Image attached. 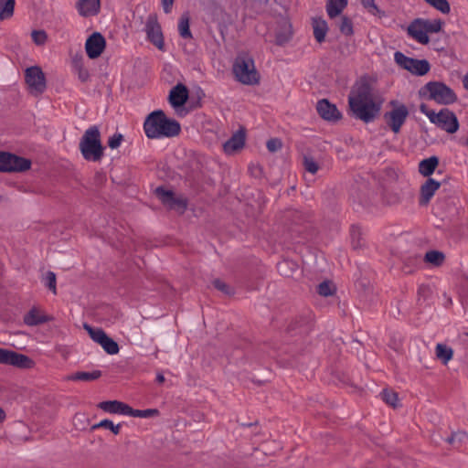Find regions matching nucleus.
Here are the masks:
<instances>
[{
	"instance_id": "nucleus-19",
	"label": "nucleus",
	"mask_w": 468,
	"mask_h": 468,
	"mask_svg": "<svg viewBox=\"0 0 468 468\" xmlns=\"http://www.w3.org/2000/svg\"><path fill=\"white\" fill-rule=\"evenodd\" d=\"M75 7L80 16H93L100 12L101 0H78Z\"/></svg>"
},
{
	"instance_id": "nucleus-52",
	"label": "nucleus",
	"mask_w": 468,
	"mask_h": 468,
	"mask_svg": "<svg viewBox=\"0 0 468 468\" xmlns=\"http://www.w3.org/2000/svg\"><path fill=\"white\" fill-rule=\"evenodd\" d=\"M5 417L6 415L5 410L2 408H0V422H3L5 420Z\"/></svg>"
},
{
	"instance_id": "nucleus-33",
	"label": "nucleus",
	"mask_w": 468,
	"mask_h": 468,
	"mask_svg": "<svg viewBox=\"0 0 468 468\" xmlns=\"http://www.w3.org/2000/svg\"><path fill=\"white\" fill-rule=\"evenodd\" d=\"M425 261L432 265L439 266L444 261L443 253L437 250H431L425 254Z\"/></svg>"
},
{
	"instance_id": "nucleus-14",
	"label": "nucleus",
	"mask_w": 468,
	"mask_h": 468,
	"mask_svg": "<svg viewBox=\"0 0 468 468\" xmlns=\"http://www.w3.org/2000/svg\"><path fill=\"white\" fill-rule=\"evenodd\" d=\"M188 100L187 88L178 83L169 92L168 101L171 106L176 110L179 116H184L186 112L182 109Z\"/></svg>"
},
{
	"instance_id": "nucleus-37",
	"label": "nucleus",
	"mask_w": 468,
	"mask_h": 468,
	"mask_svg": "<svg viewBox=\"0 0 468 468\" xmlns=\"http://www.w3.org/2000/svg\"><path fill=\"white\" fill-rule=\"evenodd\" d=\"M303 166H304V169L312 175H315L317 173V171L319 170V165L311 156L303 157Z\"/></svg>"
},
{
	"instance_id": "nucleus-3",
	"label": "nucleus",
	"mask_w": 468,
	"mask_h": 468,
	"mask_svg": "<svg viewBox=\"0 0 468 468\" xmlns=\"http://www.w3.org/2000/svg\"><path fill=\"white\" fill-rule=\"evenodd\" d=\"M80 151L87 161L98 162L104 155L101 132L96 125L89 127L83 133L79 144Z\"/></svg>"
},
{
	"instance_id": "nucleus-44",
	"label": "nucleus",
	"mask_w": 468,
	"mask_h": 468,
	"mask_svg": "<svg viewBox=\"0 0 468 468\" xmlns=\"http://www.w3.org/2000/svg\"><path fill=\"white\" fill-rule=\"evenodd\" d=\"M213 285L216 289L221 291L222 292L226 294L232 293V290L222 281L220 280H215L213 282Z\"/></svg>"
},
{
	"instance_id": "nucleus-30",
	"label": "nucleus",
	"mask_w": 468,
	"mask_h": 468,
	"mask_svg": "<svg viewBox=\"0 0 468 468\" xmlns=\"http://www.w3.org/2000/svg\"><path fill=\"white\" fill-rule=\"evenodd\" d=\"M435 351L436 356L445 365L452 358V349L446 345L437 344Z\"/></svg>"
},
{
	"instance_id": "nucleus-25",
	"label": "nucleus",
	"mask_w": 468,
	"mask_h": 468,
	"mask_svg": "<svg viewBox=\"0 0 468 468\" xmlns=\"http://www.w3.org/2000/svg\"><path fill=\"white\" fill-rule=\"evenodd\" d=\"M348 0H327L326 12L330 18L336 17L347 5Z\"/></svg>"
},
{
	"instance_id": "nucleus-23",
	"label": "nucleus",
	"mask_w": 468,
	"mask_h": 468,
	"mask_svg": "<svg viewBox=\"0 0 468 468\" xmlns=\"http://www.w3.org/2000/svg\"><path fill=\"white\" fill-rule=\"evenodd\" d=\"M50 318L37 308H32L25 316L24 323L29 326H35L49 321Z\"/></svg>"
},
{
	"instance_id": "nucleus-29",
	"label": "nucleus",
	"mask_w": 468,
	"mask_h": 468,
	"mask_svg": "<svg viewBox=\"0 0 468 468\" xmlns=\"http://www.w3.org/2000/svg\"><path fill=\"white\" fill-rule=\"evenodd\" d=\"M15 9V0H0V20L12 17Z\"/></svg>"
},
{
	"instance_id": "nucleus-11",
	"label": "nucleus",
	"mask_w": 468,
	"mask_h": 468,
	"mask_svg": "<svg viewBox=\"0 0 468 468\" xmlns=\"http://www.w3.org/2000/svg\"><path fill=\"white\" fill-rule=\"evenodd\" d=\"M392 110L385 113V120L391 130L398 133L409 116L408 108L398 101H391Z\"/></svg>"
},
{
	"instance_id": "nucleus-49",
	"label": "nucleus",
	"mask_w": 468,
	"mask_h": 468,
	"mask_svg": "<svg viewBox=\"0 0 468 468\" xmlns=\"http://www.w3.org/2000/svg\"><path fill=\"white\" fill-rule=\"evenodd\" d=\"M289 265H290V262H289V261H282V262H280V263L278 264L279 271H280L282 275H284V276H289V273H287V272L285 271V270H284L286 267H289Z\"/></svg>"
},
{
	"instance_id": "nucleus-4",
	"label": "nucleus",
	"mask_w": 468,
	"mask_h": 468,
	"mask_svg": "<svg viewBox=\"0 0 468 468\" xmlns=\"http://www.w3.org/2000/svg\"><path fill=\"white\" fill-rule=\"evenodd\" d=\"M233 73L239 82L246 85H256L260 81L254 60L247 54H241L236 58Z\"/></svg>"
},
{
	"instance_id": "nucleus-34",
	"label": "nucleus",
	"mask_w": 468,
	"mask_h": 468,
	"mask_svg": "<svg viewBox=\"0 0 468 468\" xmlns=\"http://www.w3.org/2000/svg\"><path fill=\"white\" fill-rule=\"evenodd\" d=\"M335 292V286L331 282H323L318 285V292L322 296L333 295Z\"/></svg>"
},
{
	"instance_id": "nucleus-42",
	"label": "nucleus",
	"mask_w": 468,
	"mask_h": 468,
	"mask_svg": "<svg viewBox=\"0 0 468 468\" xmlns=\"http://www.w3.org/2000/svg\"><path fill=\"white\" fill-rule=\"evenodd\" d=\"M123 140V136L121 133H114L108 140V145L111 149L118 148Z\"/></svg>"
},
{
	"instance_id": "nucleus-46",
	"label": "nucleus",
	"mask_w": 468,
	"mask_h": 468,
	"mask_svg": "<svg viewBox=\"0 0 468 468\" xmlns=\"http://www.w3.org/2000/svg\"><path fill=\"white\" fill-rule=\"evenodd\" d=\"M77 68L80 80L86 81L89 78L88 70L82 66L80 62L77 64Z\"/></svg>"
},
{
	"instance_id": "nucleus-48",
	"label": "nucleus",
	"mask_w": 468,
	"mask_h": 468,
	"mask_svg": "<svg viewBox=\"0 0 468 468\" xmlns=\"http://www.w3.org/2000/svg\"><path fill=\"white\" fill-rule=\"evenodd\" d=\"M362 4L371 13H374L377 10V6L374 3V0H362Z\"/></svg>"
},
{
	"instance_id": "nucleus-18",
	"label": "nucleus",
	"mask_w": 468,
	"mask_h": 468,
	"mask_svg": "<svg viewBox=\"0 0 468 468\" xmlns=\"http://www.w3.org/2000/svg\"><path fill=\"white\" fill-rule=\"evenodd\" d=\"M98 407L110 414L130 416L131 407L119 400H106L99 403Z\"/></svg>"
},
{
	"instance_id": "nucleus-31",
	"label": "nucleus",
	"mask_w": 468,
	"mask_h": 468,
	"mask_svg": "<svg viewBox=\"0 0 468 468\" xmlns=\"http://www.w3.org/2000/svg\"><path fill=\"white\" fill-rule=\"evenodd\" d=\"M420 23L422 24L427 35L429 33H438L439 31H441L442 26L441 21L439 19H420Z\"/></svg>"
},
{
	"instance_id": "nucleus-53",
	"label": "nucleus",
	"mask_w": 468,
	"mask_h": 468,
	"mask_svg": "<svg viewBox=\"0 0 468 468\" xmlns=\"http://www.w3.org/2000/svg\"><path fill=\"white\" fill-rule=\"evenodd\" d=\"M461 144H462L463 145H464V146H467V147H468V137H467V138H465V139H463V140H462V141H461Z\"/></svg>"
},
{
	"instance_id": "nucleus-16",
	"label": "nucleus",
	"mask_w": 468,
	"mask_h": 468,
	"mask_svg": "<svg viewBox=\"0 0 468 468\" xmlns=\"http://www.w3.org/2000/svg\"><path fill=\"white\" fill-rule=\"evenodd\" d=\"M145 32L147 38L158 48H164V37L161 27L154 16H149L145 23Z\"/></svg>"
},
{
	"instance_id": "nucleus-7",
	"label": "nucleus",
	"mask_w": 468,
	"mask_h": 468,
	"mask_svg": "<svg viewBox=\"0 0 468 468\" xmlns=\"http://www.w3.org/2000/svg\"><path fill=\"white\" fill-rule=\"evenodd\" d=\"M31 167L29 159L7 152H0V172H24Z\"/></svg>"
},
{
	"instance_id": "nucleus-32",
	"label": "nucleus",
	"mask_w": 468,
	"mask_h": 468,
	"mask_svg": "<svg viewBox=\"0 0 468 468\" xmlns=\"http://www.w3.org/2000/svg\"><path fill=\"white\" fill-rule=\"evenodd\" d=\"M104 428L110 430L113 434L118 435L121 431L122 424H114L112 420L105 419L94 424L92 429Z\"/></svg>"
},
{
	"instance_id": "nucleus-10",
	"label": "nucleus",
	"mask_w": 468,
	"mask_h": 468,
	"mask_svg": "<svg viewBox=\"0 0 468 468\" xmlns=\"http://www.w3.org/2000/svg\"><path fill=\"white\" fill-rule=\"evenodd\" d=\"M394 58L399 66L412 74L422 76L430 70V64L425 59L411 58L399 51L394 54Z\"/></svg>"
},
{
	"instance_id": "nucleus-9",
	"label": "nucleus",
	"mask_w": 468,
	"mask_h": 468,
	"mask_svg": "<svg viewBox=\"0 0 468 468\" xmlns=\"http://www.w3.org/2000/svg\"><path fill=\"white\" fill-rule=\"evenodd\" d=\"M83 328L87 331L90 337L97 344H99L103 350L109 355H116L119 352L118 344L109 337L106 333L98 327H92L88 324H83Z\"/></svg>"
},
{
	"instance_id": "nucleus-5",
	"label": "nucleus",
	"mask_w": 468,
	"mask_h": 468,
	"mask_svg": "<svg viewBox=\"0 0 468 468\" xmlns=\"http://www.w3.org/2000/svg\"><path fill=\"white\" fill-rule=\"evenodd\" d=\"M420 111L425 114L430 122L449 133H454L459 129L456 115L449 109H442L438 113L429 110L425 104L420 106Z\"/></svg>"
},
{
	"instance_id": "nucleus-41",
	"label": "nucleus",
	"mask_w": 468,
	"mask_h": 468,
	"mask_svg": "<svg viewBox=\"0 0 468 468\" xmlns=\"http://www.w3.org/2000/svg\"><path fill=\"white\" fill-rule=\"evenodd\" d=\"M45 284L46 286L53 292V293H57L56 288V275L52 271H48L45 277Z\"/></svg>"
},
{
	"instance_id": "nucleus-35",
	"label": "nucleus",
	"mask_w": 468,
	"mask_h": 468,
	"mask_svg": "<svg viewBox=\"0 0 468 468\" xmlns=\"http://www.w3.org/2000/svg\"><path fill=\"white\" fill-rule=\"evenodd\" d=\"M429 5L441 12L448 14L451 10L450 5L447 0H425Z\"/></svg>"
},
{
	"instance_id": "nucleus-21",
	"label": "nucleus",
	"mask_w": 468,
	"mask_h": 468,
	"mask_svg": "<svg viewBox=\"0 0 468 468\" xmlns=\"http://www.w3.org/2000/svg\"><path fill=\"white\" fill-rule=\"evenodd\" d=\"M441 184L433 178H429L420 187V205H427L435 192L440 188Z\"/></svg>"
},
{
	"instance_id": "nucleus-40",
	"label": "nucleus",
	"mask_w": 468,
	"mask_h": 468,
	"mask_svg": "<svg viewBox=\"0 0 468 468\" xmlns=\"http://www.w3.org/2000/svg\"><path fill=\"white\" fill-rule=\"evenodd\" d=\"M467 438L468 434L465 431H459L452 433V435L447 439V441L451 444H455L456 442L462 443L466 441Z\"/></svg>"
},
{
	"instance_id": "nucleus-38",
	"label": "nucleus",
	"mask_w": 468,
	"mask_h": 468,
	"mask_svg": "<svg viewBox=\"0 0 468 468\" xmlns=\"http://www.w3.org/2000/svg\"><path fill=\"white\" fill-rule=\"evenodd\" d=\"M381 396H382L383 400L387 404H388L392 407L398 406L399 399H398L397 393H395L394 391L385 389L382 391Z\"/></svg>"
},
{
	"instance_id": "nucleus-22",
	"label": "nucleus",
	"mask_w": 468,
	"mask_h": 468,
	"mask_svg": "<svg viewBox=\"0 0 468 468\" xmlns=\"http://www.w3.org/2000/svg\"><path fill=\"white\" fill-rule=\"evenodd\" d=\"M408 33L420 44H427L430 41V38L420 23V19L415 20L409 26Z\"/></svg>"
},
{
	"instance_id": "nucleus-1",
	"label": "nucleus",
	"mask_w": 468,
	"mask_h": 468,
	"mask_svg": "<svg viewBox=\"0 0 468 468\" xmlns=\"http://www.w3.org/2000/svg\"><path fill=\"white\" fill-rule=\"evenodd\" d=\"M348 104L353 115L365 122H372L381 109V101L378 100L374 90L366 80L358 82L352 90Z\"/></svg>"
},
{
	"instance_id": "nucleus-28",
	"label": "nucleus",
	"mask_w": 468,
	"mask_h": 468,
	"mask_svg": "<svg viewBox=\"0 0 468 468\" xmlns=\"http://www.w3.org/2000/svg\"><path fill=\"white\" fill-rule=\"evenodd\" d=\"M178 32L180 37L185 39L192 38V33L189 27V16L187 14L181 16L178 21Z\"/></svg>"
},
{
	"instance_id": "nucleus-13",
	"label": "nucleus",
	"mask_w": 468,
	"mask_h": 468,
	"mask_svg": "<svg viewBox=\"0 0 468 468\" xmlns=\"http://www.w3.org/2000/svg\"><path fill=\"white\" fill-rule=\"evenodd\" d=\"M155 194L160 201L169 209L183 213L186 208V200L182 196H176L173 191L157 187Z\"/></svg>"
},
{
	"instance_id": "nucleus-8",
	"label": "nucleus",
	"mask_w": 468,
	"mask_h": 468,
	"mask_svg": "<svg viewBox=\"0 0 468 468\" xmlns=\"http://www.w3.org/2000/svg\"><path fill=\"white\" fill-rule=\"evenodd\" d=\"M25 80L29 92L35 96L42 94L47 88L45 74L37 66L29 67L25 70Z\"/></svg>"
},
{
	"instance_id": "nucleus-17",
	"label": "nucleus",
	"mask_w": 468,
	"mask_h": 468,
	"mask_svg": "<svg viewBox=\"0 0 468 468\" xmlns=\"http://www.w3.org/2000/svg\"><path fill=\"white\" fill-rule=\"evenodd\" d=\"M319 115L329 122H335L341 119L342 115L336 106L331 104L327 100L324 99L317 102L316 105Z\"/></svg>"
},
{
	"instance_id": "nucleus-20",
	"label": "nucleus",
	"mask_w": 468,
	"mask_h": 468,
	"mask_svg": "<svg viewBox=\"0 0 468 468\" xmlns=\"http://www.w3.org/2000/svg\"><path fill=\"white\" fill-rule=\"evenodd\" d=\"M245 144V133L242 131L235 133L223 145L227 154H233L243 148Z\"/></svg>"
},
{
	"instance_id": "nucleus-15",
	"label": "nucleus",
	"mask_w": 468,
	"mask_h": 468,
	"mask_svg": "<svg viewBox=\"0 0 468 468\" xmlns=\"http://www.w3.org/2000/svg\"><path fill=\"white\" fill-rule=\"evenodd\" d=\"M105 47V38L99 32L92 33L85 42V50L87 56L91 59L99 58L103 52Z\"/></svg>"
},
{
	"instance_id": "nucleus-36",
	"label": "nucleus",
	"mask_w": 468,
	"mask_h": 468,
	"mask_svg": "<svg viewBox=\"0 0 468 468\" xmlns=\"http://www.w3.org/2000/svg\"><path fill=\"white\" fill-rule=\"evenodd\" d=\"M158 414V410L154 409L133 410L131 408L130 416L137 418H151Z\"/></svg>"
},
{
	"instance_id": "nucleus-47",
	"label": "nucleus",
	"mask_w": 468,
	"mask_h": 468,
	"mask_svg": "<svg viewBox=\"0 0 468 468\" xmlns=\"http://www.w3.org/2000/svg\"><path fill=\"white\" fill-rule=\"evenodd\" d=\"M174 0H162V6L165 14H169L172 10Z\"/></svg>"
},
{
	"instance_id": "nucleus-6",
	"label": "nucleus",
	"mask_w": 468,
	"mask_h": 468,
	"mask_svg": "<svg viewBox=\"0 0 468 468\" xmlns=\"http://www.w3.org/2000/svg\"><path fill=\"white\" fill-rule=\"evenodd\" d=\"M420 93L439 104L448 105L457 101L454 91L442 82H428L421 89Z\"/></svg>"
},
{
	"instance_id": "nucleus-26",
	"label": "nucleus",
	"mask_w": 468,
	"mask_h": 468,
	"mask_svg": "<svg viewBox=\"0 0 468 468\" xmlns=\"http://www.w3.org/2000/svg\"><path fill=\"white\" fill-rule=\"evenodd\" d=\"M438 164L439 159L436 156L424 159L419 165V172L424 176H429L434 172Z\"/></svg>"
},
{
	"instance_id": "nucleus-12",
	"label": "nucleus",
	"mask_w": 468,
	"mask_h": 468,
	"mask_svg": "<svg viewBox=\"0 0 468 468\" xmlns=\"http://www.w3.org/2000/svg\"><path fill=\"white\" fill-rule=\"evenodd\" d=\"M0 364L23 369H30L35 367V362L29 356L5 348H0Z\"/></svg>"
},
{
	"instance_id": "nucleus-2",
	"label": "nucleus",
	"mask_w": 468,
	"mask_h": 468,
	"mask_svg": "<svg viewBox=\"0 0 468 468\" xmlns=\"http://www.w3.org/2000/svg\"><path fill=\"white\" fill-rule=\"evenodd\" d=\"M144 130L148 138L160 139L178 135L181 126L176 120L167 118L163 111L157 110L146 117Z\"/></svg>"
},
{
	"instance_id": "nucleus-51",
	"label": "nucleus",
	"mask_w": 468,
	"mask_h": 468,
	"mask_svg": "<svg viewBox=\"0 0 468 468\" xmlns=\"http://www.w3.org/2000/svg\"><path fill=\"white\" fill-rule=\"evenodd\" d=\"M463 87L468 90V73L463 79Z\"/></svg>"
},
{
	"instance_id": "nucleus-39",
	"label": "nucleus",
	"mask_w": 468,
	"mask_h": 468,
	"mask_svg": "<svg viewBox=\"0 0 468 468\" xmlns=\"http://www.w3.org/2000/svg\"><path fill=\"white\" fill-rule=\"evenodd\" d=\"M339 29L341 33L346 36H350L353 34V25L349 18L344 16L342 17L341 24L339 26Z\"/></svg>"
},
{
	"instance_id": "nucleus-27",
	"label": "nucleus",
	"mask_w": 468,
	"mask_h": 468,
	"mask_svg": "<svg viewBox=\"0 0 468 468\" xmlns=\"http://www.w3.org/2000/svg\"><path fill=\"white\" fill-rule=\"evenodd\" d=\"M101 376L100 370H94L92 372L79 371L66 378L69 381H92L98 379Z\"/></svg>"
},
{
	"instance_id": "nucleus-45",
	"label": "nucleus",
	"mask_w": 468,
	"mask_h": 468,
	"mask_svg": "<svg viewBox=\"0 0 468 468\" xmlns=\"http://www.w3.org/2000/svg\"><path fill=\"white\" fill-rule=\"evenodd\" d=\"M282 147V143L278 139H271L267 142V148L271 152H276Z\"/></svg>"
},
{
	"instance_id": "nucleus-43",
	"label": "nucleus",
	"mask_w": 468,
	"mask_h": 468,
	"mask_svg": "<svg viewBox=\"0 0 468 468\" xmlns=\"http://www.w3.org/2000/svg\"><path fill=\"white\" fill-rule=\"evenodd\" d=\"M32 39L37 45H42L47 40V34L41 30L32 32Z\"/></svg>"
},
{
	"instance_id": "nucleus-24",
	"label": "nucleus",
	"mask_w": 468,
	"mask_h": 468,
	"mask_svg": "<svg viewBox=\"0 0 468 468\" xmlns=\"http://www.w3.org/2000/svg\"><path fill=\"white\" fill-rule=\"evenodd\" d=\"M312 25L315 39L319 43L323 42L328 31V26L326 21L321 17H315L313 18Z\"/></svg>"
},
{
	"instance_id": "nucleus-50",
	"label": "nucleus",
	"mask_w": 468,
	"mask_h": 468,
	"mask_svg": "<svg viewBox=\"0 0 468 468\" xmlns=\"http://www.w3.org/2000/svg\"><path fill=\"white\" fill-rule=\"evenodd\" d=\"M156 381H157L158 383H160V384L164 383V381H165V377H164V375H163V374H161V373H158V374L156 375Z\"/></svg>"
}]
</instances>
